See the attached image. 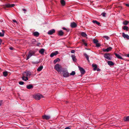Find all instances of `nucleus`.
Segmentation results:
<instances>
[{
	"label": "nucleus",
	"mask_w": 129,
	"mask_h": 129,
	"mask_svg": "<svg viewBox=\"0 0 129 129\" xmlns=\"http://www.w3.org/2000/svg\"><path fill=\"white\" fill-rule=\"evenodd\" d=\"M75 52V51L74 50H72L71 51V53H74Z\"/></svg>",
	"instance_id": "obj_43"
},
{
	"label": "nucleus",
	"mask_w": 129,
	"mask_h": 129,
	"mask_svg": "<svg viewBox=\"0 0 129 129\" xmlns=\"http://www.w3.org/2000/svg\"><path fill=\"white\" fill-rule=\"evenodd\" d=\"M84 55L85 56V57L87 59V60L88 61V62H89L90 61L89 59V57L86 54V53H84Z\"/></svg>",
	"instance_id": "obj_28"
},
{
	"label": "nucleus",
	"mask_w": 129,
	"mask_h": 129,
	"mask_svg": "<svg viewBox=\"0 0 129 129\" xmlns=\"http://www.w3.org/2000/svg\"><path fill=\"white\" fill-rule=\"evenodd\" d=\"M26 88L28 89H31L33 88V87L32 84H30L27 85L26 86Z\"/></svg>",
	"instance_id": "obj_13"
},
{
	"label": "nucleus",
	"mask_w": 129,
	"mask_h": 129,
	"mask_svg": "<svg viewBox=\"0 0 129 129\" xmlns=\"http://www.w3.org/2000/svg\"><path fill=\"white\" fill-rule=\"evenodd\" d=\"M36 42V41L35 39H33L32 40V42L33 43H34L35 42Z\"/></svg>",
	"instance_id": "obj_41"
},
{
	"label": "nucleus",
	"mask_w": 129,
	"mask_h": 129,
	"mask_svg": "<svg viewBox=\"0 0 129 129\" xmlns=\"http://www.w3.org/2000/svg\"><path fill=\"white\" fill-rule=\"evenodd\" d=\"M2 42V40L1 39H0V43H1Z\"/></svg>",
	"instance_id": "obj_53"
},
{
	"label": "nucleus",
	"mask_w": 129,
	"mask_h": 129,
	"mask_svg": "<svg viewBox=\"0 0 129 129\" xmlns=\"http://www.w3.org/2000/svg\"><path fill=\"white\" fill-rule=\"evenodd\" d=\"M43 66L42 65L40 66L38 68V69H37V70L38 72L42 70L43 69Z\"/></svg>",
	"instance_id": "obj_21"
},
{
	"label": "nucleus",
	"mask_w": 129,
	"mask_h": 129,
	"mask_svg": "<svg viewBox=\"0 0 129 129\" xmlns=\"http://www.w3.org/2000/svg\"><path fill=\"white\" fill-rule=\"evenodd\" d=\"M2 32H0V37H3L4 35L5 31L2 30Z\"/></svg>",
	"instance_id": "obj_22"
},
{
	"label": "nucleus",
	"mask_w": 129,
	"mask_h": 129,
	"mask_svg": "<svg viewBox=\"0 0 129 129\" xmlns=\"http://www.w3.org/2000/svg\"><path fill=\"white\" fill-rule=\"evenodd\" d=\"M104 57L108 60H111V57L110 55L109 54H105L104 55Z\"/></svg>",
	"instance_id": "obj_5"
},
{
	"label": "nucleus",
	"mask_w": 129,
	"mask_h": 129,
	"mask_svg": "<svg viewBox=\"0 0 129 129\" xmlns=\"http://www.w3.org/2000/svg\"><path fill=\"white\" fill-rule=\"evenodd\" d=\"M31 75V73L29 71H27L24 72L22 74V79L24 81H26L28 80L27 77L28 76H30Z\"/></svg>",
	"instance_id": "obj_1"
},
{
	"label": "nucleus",
	"mask_w": 129,
	"mask_h": 129,
	"mask_svg": "<svg viewBox=\"0 0 129 129\" xmlns=\"http://www.w3.org/2000/svg\"><path fill=\"white\" fill-rule=\"evenodd\" d=\"M65 129H70V128H69V127H66Z\"/></svg>",
	"instance_id": "obj_49"
},
{
	"label": "nucleus",
	"mask_w": 129,
	"mask_h": 129,
	"mask_svg": "<svg viewBox=\"0 0 129 129\" xmlns=\"http://www.w3.org/2000/svg\"><path fill=\"white\" fill-rule=\"evenodd\" d=\"M114 54L118 58L120 59H123L122 58L119 54L116 53H115Z\"/></svg>",
	"instance_id": "obj_17"
},
{
	"label": "nucleus",
	"mask_w": 129,
	"mask_h": 129,
	"mask_svg": "<svg viewBox=\"0 0 129 129\" xmlns=\"http://www.w3.org/2000/svg\"><path fill=\"white\" fill-rule=\"evenodd\" d=\"M125 5L126 6L129 7V4H126Z\"/></svg>",
	"instance_id": "obj_47"
},
{
	"label": "nucleus",
	"mask_w": 129,
	"mask_h": 129,
	"mask_svg": "<svg viewBox=\"0 0 129 129\" xmlns=\"http://www.w3.org/2000/svg\"><path fill=\"white\" fill-rule=\"evenodd\" d=\"M58 51H55V52L52 53L50 55V57H52L54 56H56L58 54Z\"/></svg>",
	"instance_id": "obj_9"
},
{
	"label": "nucleus",
	"mask_w": 129,
	"mask_h": 129,
	"mask_svg": "<svg viewBox=\"0 0 129 129\" xmlns=\"http://www.w3.org/2000/svg\"><path fill=\"white\" fill-rule=\"evenodd\" d=\"M33 34L35 36L38 37L39 36V34L38 32L36 31L33 33Z\"/></svg>",
	"instance_id": "obj_24"
},
{
	"label": "nucleus",
	"mask_w": 129,
	"mask_h": 129,
	"mask_svg": "<svg viewBox=\"0 0 129 129\" xmlns=\"http://www.w3.org/2000/svg\"><path fill=\"white\" fill-rule=\"evenodd\" d=\"M122 36L124 38H126L127 39H129V36L127 34H125L124 33H122Z\"/></svg>",
	"instance_id": "obj_11"
},
{
	"label": "nucleus",
	"mask_w": 129,
	"mask_h": 129,
	"mask_svg": "<svg viewBox=\"0 0 129 129\" xmlns=\"http://www.w3.org/2000/svg\"><path fill=\"white\" fill-rule=\"evenodd\" d=\"M60 3L62 6H64L65 4V2L64 0H60Z\"/></svg>",
	"instance_id": "obj_30"
},
{
	"label": "nucleus",
	"mask_w": 129,
	"mask_h": 129,
	"mask_svg": "<svg viewBox=\"0 0 129 129\" xmlns=\"http://www.w3.org/2000/svg\"><path fill=\"white\" fill-rule=\"evenodd\" d=\"M93 41L94 43L95 44L97 43L98 42V41L97 40L95 39H94Z\"/></svg>",
	"instance_id": "obj_36"
},
{
	"label": "nucleus",
	"mask_w": 129,
	"mask_h": 129,
	"mask_svg": "<svg viewBox=\"0 0 129 129\" xmlns=\"http://www.w3.org/2000/svg\"><path fill=\"white\" fill-rule=\"evenodd\" d=\"M126 56L127 57H129V54H127L126 55Z\"/></svg>",
	"instance_id": "obj_46"
},
{
	"label": "nucleus",
	"mask_w": 129,
	"mask_h": 129,
	"mask_svg": "<svg viewBox=\"0 0 129 129\" xmlns=\"http://www.w3.org/2000/svg\"><path fill=\"white\" fill-rule=\"evenodd\" d=\"M106 13H103L102 14V15L103 17H105Z\"/></svg>",
	"instance_id": "obj_39"
},
{
	"label": "nucleus",
	"mask_w": 129,
	"mask_h": 129,
	"mask_svg": "<svg viewBox=\"0 0 129 129\" xmlns=\"http://www.w3.org/2000/svg\"><path fill=\"white\" fill-rule=\"evenodd\" d=\"M123 29L124 30H126L127 31L128 30V27L126 26H124L123 28Z\"/></svg>",
	"instance_id": "obj_33"
},
{
	"label": "nucleus",
	"mask_w": 129,
	"mask_h": 129,
	"mask_svg": "<svg viewBox=\"0 0 129 129\" xmlns=\"http://www.w3.org/2000/svg\"><path fill=\"white\" fill-rule=\"evenodd\" d=\"M77 26L75 22H73L71 23V26L72 28L76 27Z\"/></svg>",
	"instance_id": "obj_16"
},
{
	"label": "nucleus",
	"mask_w": 129,
	"mask_h": 129,
	"mask_svg": "<svg viewBox=\"0 0 129 129\" xmlns=\"http://www.w3.org/2000/svg\"><path fill=\"white\" fill-rule=\"evenodd\" d=\"M22 10H23V11H24V12H24V13H25V11H26V9H22Z\"/></svg>",
	"instance_id": "obj_42"
},
{
	"label": "nucleus",
	"mask_w": 129,
	"mask_h": 129,
	"mask_svg": "<svg viewBox=\"0 0 129 129\" xmlns=\"http://www.w3.org/2000/svg\"><path fill=\"white\" fill-rule=\"evenodd\" d=\"M103 37L106 39L107 40H108L110 39V38L108 36H103Z\"/></svg>",
	"instance_id": "obj_35"
},
{
	"label": "nucleus",
	"mask_w": 129,
	"mask_h": 129,
	"mask_svg": "<svg viewBox=\"0 0 129 129\" xmlns=\"http://www.w3.org/2000/svg\"><path fill=\"white\" fill-rule=\"evenodd\" d=\"M71 57L73 60L74 61H76L77 59L75 55H72Z\"/></svg>",
	"instance_id": "obj_23"
},
{
	"label": "nucleus",
	"mask_w": 129,
	"mask_h": 129,
	"mask_svg": "<svg viewBox=\"0 0 129 129\" xmlns=\"http://www.w3.org/2000/svg\"><path fill=\"white\" fill-rule=\"evenodd\" d=\"M69 73L66 72H64L63 73V76L64 77H67L69 76Z\"/></svg>",
	"instance_id": "obj_12"
},
{
	"label": "nucleus",
	"mask_w": 129,
	"mask_h": 129,
	"mask_svg": "<svg viewBox=\"0 0 129 129\" xmlns=\"http://www.w3.org/2000/svg\"><path fill=\"white\" fill-rule=\"evenodd\" d=\"M81 36L84 37H86L87 36V35L84 32H82L81 34Z\"/></svg>",
	"instance_id": "obj_27"
},
{
	"label": "nucleus",
	"mask_w": 129,
	"mask_h": 129,
	"mask_svg": "<svg viewBox=\"0 0 129 129\" xmlns=\"http://www.w3.org/2000/svg\"><path fill=\"white\" fill-rule=\"evenodd\" d=\"M92 67H93L94 68H93V70L94 71H95L96 70L97 67V66L96 64H92Z\"/></svg>",
	"instance_id": "obj_20"
},
{
	"label": "nucleus",
	"mask_w": 129,
	"mask_h": 129,
	"mask_svg": "<svg viewBox=\"0 0 129 129\" xmlns=\"http://www.w3.org/2000/svg\"><path fill=\"white\" fill-rule=\"evenodd\" d=\"M24 82L23 81H20L19 82V84L21 85H23L24 84Z\"/></svg>",
	"instance_id": "obj_38"
},
{
	"label": "nucleus",
	"mask_w": 129,
	"mask_h": 129,
	"mask_svg": "<svg viewBox=\"0 0 129 129\" xmlns=\"http://www.w3.org/2000/svg\"><path fill=\"white\" fill-rule=\"evenodd\" d=\"M97 71H100V69H99L98 68V69H97Z\"/></svg>",
	"instance_id": "obj_52"
},
{
	"label": "nucleus",
	"mask_w": 129,
	"mask_h": 129,
	"mask_svg": "<svg viewBox=\"0 0 129 129\" xmlns=\"http://www.w3.org/2000/svg\"><path fill=\"white\" fill-rule=\"evenodd\" d=\"M92 22L93 23H96L98 25H99L100 24V23L96 20H93Z\"/></svg>",
	"instance_id": "obj_29"
},
{
	"label": "nucleus",
	"mask_w": 129,
	"mask_h": 129,
	"mask_svg": "<svg viewBox=\"0 0 129 129\" xmlns=\"http://www.w3.org/2000/svg\"><path fill=\"white\" fill-rule=\"evenodd\" d=\"M64 33L62 30H60L58 31V34L60 36H62L63 35Z\"/></svg>",
	"instance_id": "obj_15"
},
{
	"label": "nucleus",
	"mask_w": 129,
	"mask_h": 129,
	"mask_svg": "<svg viewBox=\"0 0 129 129\" xmlns=\"http://www.w3.org/2000/svg\"><path fill=\"white\" fill-rule=\"evenodd\" d=\"M62 29H63L64 30H65L67 32H68L69 30V29L67 28L64 27H63L62 28Z\"/></svg>",
	"instance_id": "obj_34"
},
{
	"label": "nucleus",
	"mask_w": 129,
	"mask_h": 129,
	"mask_svg": "<svg viewBox=\"0 0 129 129\" xmlns=\"http://www.w3.org/2000/svg\"><path fill=\"white\" fill-rule=\"evenodd\" d=\"M54 68L58 72H61L62 68L61 66L58 64H56Z\"/></svg>",
	"instance_id": "obj_2"
},
{
	"label": "nucleus",
	"mask_w": 129,
	"mask_h": 129,
	"mask_svg": "<svg viewBox=\"0 0 129 129\" xmlns=\"http://www.w3.org/2000/svg\"><path fill=\"white\" fill-rule=\"evenodd\" d=\"M96 47H99L101 46V45L98 43L96 44Z\"/></svg>",
	"instance_id": "obj_40"
},
{
	"label": "nucleus",
	"mask_w": 129,
	"mask_h": 129,
	"mask_svg": "<svg viewBox=\"0 0 129 129\" xmlns=\"http://www.w3.org/2000/svg\"><path fill=\"white\" fill-rule=\"evenodd\" d=\"M34 54L35 52L34 51L29 52L26 58V60L28 59L31 56L33 55Z\"/></svg>",
	"instance_id": "obj_4"
},
{
	"label": "nucleus",
	"mask_w": 129,
	"mask_h": 129,
	"mask_svg": "<svg viewBox=\"0 0 129 129\" xmlns=\"http://www.w3.org/2000/svg\"><path fill=\"white\" fill-rule=\"evenodd\" d=\"M2 101L0 100V106H1L2 104Z\"/></svg>",
	"instance_id": "obj_45"
},
{
	"label": "nucleus",
	"mask_w": 129,
	"mask_h": 129,
	"mask_svg": "<svg viewBox=\"0 0 129 129\" xmlns=\"http://www.w3.org/2000/svg\"><path fill=\"white\" fill-rule=\"evenodd\" d=\"M60 61V59L59 58H57L54 60L53 63L54 64H55L57 61Z\"/></svg>",
	"instance_id": "obj_26"
},
{
	"label": "nucleus",
	"mask_w": 129,
	"mask_h": 129,
	"mask_svg": "<svg viewBox=\"0 0 129 129\" xmlns=\"http://www.w3.org/2000/svg\"><path fill=\"white\" fill-rule=\"evenodd\" d=\"M112 49V48L111 47H110L107 49H103V51L104 52H108L110 51Z\"/></svg>",
	"instance_id": "obj_8"
},
{
	"label": "nucleus",
	"mask_w": 129,
	"mask_h": 129,
	"mask_svg": "<svg viewBox=\"0 0 129 129\" xmlns=\"http://www.w3.org/2000/svg\"><path fill=\"white\" fill-rule=\"evenodd\" d=\"M42 117L43 119L48 120L50 118V116L49 115H43L42 116Z\"/></svg>",
	"instance_id": "obj_6"
},
{
	"label": "nucleus",
	"mask_w": 129,
	"mask_h": 129,
	"mask_svg": "<svg viewBox=\"0 0 129 129\" xmlns=\"http://www.w3.org/2000/svg\"><path fill=\"white\" fill-rule=\"evenodd\" d=\"M43 97L42 95L41 94H38L35 96V98L37 100H39L40 99Z\"/></svg>",
	"instance_id": "obj_3"
},
{
	"label": "nucleus",
	"mask_w": 129,
	"mask_h": 129,
	"mask_svg": "<svg viewBox=\"0 0 129 129\" xmlns=\"http://www.w3.org/2000/svg\"><path fill=\"white\" fill-rule=\"evenodd\" d=\"M84 44L85 45V46H87V44L86 43H85V42H84Z\"/></svg>",
	"instance_id": "obj_44"
},
{
	"label": "nucleus",
	"mask_w": 129,
	"mask_h": 129,
	"mask_svg": "<svg viewBox=\"0 0 129 129\" xmlns=\"http://www.w3.org/2000/svg\"><path fill=\"white\" fill-rule=\"evenodd\" d=\"M40 44V43H38L37 44V46H39Z\"/></svg>",
	"instance_id": "obj_48"
},
{
	"label": "nucleus",
	"mask_w": 129,
	"mask_h": 129,
	"mask_svg": "<svg viewBox=\"0 0 129 129\" xmlns=\"http://www.w3.org/2000/svg\"><path fill=\"white\" fill-rule=\"evenodd\" d=\"M5 6L7 7H13L15 6V5L14 4H6Z\"/></svg>",
	"instance_id": "obj_14"
},
{
	"label": "nucleus",
	"mask_w": 129,
	"mask_h": 129,
	"mask_svg": "<svg viewBox=\"0 0 129 129\" xmlns=\"http://www.w3.org/2000/svg\"><path fill=\"white\" fill-rule=\"evenodd\" d=\"M55 31L54 29H52L49 30L48 32V34L50 35H52L53 33H54L55 32Z\"/></svg>",
	"instance_id": "obj_10"
},
{
	"label": "nucleus",
	"mask_w": 129,
	"mask_h": 129,
	"mask_svg": "<svg viewBox=\"0 0 129 129\" xmlns=\"http://www.w3.org/2000/svg\"><path fill=\"white\" fill-rule=\"evenodd\" d=\"M75 72L74 71H73L70 74V75H75Z\"/></svg>",
	"instance_id": "obj_37"
},
{
	"label": "nucleus",
	"mask_w": 129,
	"mask_h": 129,
	"mask_svg": "<svg viewBox=\"0 0 129 129\" xmlns=\"http://www.w3.org/2000/svg\"><path fill=\"white\" fill-rule=\"evenodd\" d=\"M13 22H16V21L15 20H13Z\"/></svg>",
	"instance_id": "obj_51"
},
{
	"label": "nucleus",
	"mask_w": 129,
	"mask_h": 129,
	"mask_svg": "<svg viewBox=\"0 0 129 129\" xmlns=\"http://www.w3.org/2000/svg\"><path fill=\"white\" fill-rule=\"evenodd\" d=\"M123 119L125 121H129V116L124 117Z\"/></svg>",
	"instance_id": "obj_19"
},
{
	"label": "nucleus",
	"mask_w": 129,
	"mask_h": 129,
	"mask_svg": "<svg viewBox=\"0 0 129 129\" xmlns=\"http://www.w3.org/2000/svg\"><path fill=\"white\" fill-rule=\"evenodd\" d=\"M9 48L11 50H12L13 49V48L12 47H10Z\"/></svg>",
	"instance_id": "obj_50"
},
{
	"label": "nucleus",
	"mask_w": 129,
	"mask_h": 129,
	"mask_svg": "<svg viewBox=\"0 0 129 129\" xmlns=\"http://www.w3.org/2000/svg\"><path fill=\"white\" fill-rule=\"evenodd\" d=\"M78 68L79 70H80V71L81 74H84V73L85 72V71L84 70V69L83 68L79 66L78 67Z\"/></svg>",
	"instance_id": "obj_7"
},
{
	"label": "nucleus",
	"mask_w": 129,
	"mask_h": 129,
	"mask_svg": "<svg viewBox=\"0 0 129 129\" xmlns=\"http://www.w3.org/2000/svg\"><path fill=\"white\" fill-rule=\"evenodd\" d=\"M107 63L108 65L110 66H112L114 65V63L112 61H108Z\"/></svg>",
	"instance_id": "obj_18"
},
{
	"label": "nucleus",
	"mask_w": 129,
	"mask_h": 129,
	"mask_svg": "<svg viewBox=\"0 0 129 129\" xmlns=\"http://www.w3.org/2000/svg\"><path fill=\"white\" fill-rule=\"evenodd\" d=\"M3 74V76L5 77H6L8 75V72L7 71L4 72Z\"/></svg>",
	"instance_id": "obj_32"
},
{
	"label": "nucleus",
	"mask_w": 129,
	"mask_h": 129,
	"mask_svg": "<svg viewBox=\"0 0 129 129\" xmlns=\"http://www.w3.org/2000/svg\"><path fill=\"white\" fill-rule=\"evenodd\" d=\"M1 88H0V90H1Z\"/></svg>",
	"instance_id": "obj_55"
},
{
	"label": "nucleus",
	"mask_w": 129,
	"mask_h": 129,
	"mask_svg": "<svg viewBox=\"0 0 129 129\" xmlns=\"http://www.w3.org/2000/svg\"><path fill=\"white\" fill-rule=\"evenodd\" d=\"M129 23V21H127L126 20H125L123 22V25H127L128 23Z\"/></svg>",
	"instance_id": "obj_31"
},
{
	"label": "nucleus",
	"mask_w": 129,
	"mask_h": 129,
	"mask_svg": "<svg viewBox=\"0 0 129 129\" xmlns=\"http://www.w3.org/2000/svg\"><path fill=\"white\" fill-rule=\"evenodd\" d=\"M82 42H83L84 43V42H84V41H84V40H82Z\"/></svg>",
	"instance_id": "obj_54"
},
{
	"label": "nucleus",
	"mask_w": 129,
	"mask_h": 129,
	"mask_svg": "<svg viewBox=\"0 0 129 129\" xmlns=\"http://www.w3.org/2000/svg\"><path fill=\"white\" fill-rule=\"evenodd\" d=\"M45 51V50L44 49H41L39 51V53L41 54H43Z\"/></svg>",
	"instance_id": "obj_25"
}]
</instances>
